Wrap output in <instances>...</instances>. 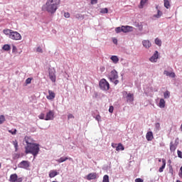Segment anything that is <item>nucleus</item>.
Returning a JSON list of instances; mask_svg holds the SVG:
<instances>
[{
    "label": "nucleus",
    "instance_id": "nucleus-1",
    "mask_svg": "<svg viewBox=\"0 0 182 182\" xmlns=\"http://www.w3.org/2000/svg\"><path fill=\"white\" fill-rule=\"evenodd\" d=\"M60 5V0H48L43 9L49 14H55Z\"/></svg>",
    "mask_w": 182,
    "mask_h": 182
},
{
    "label": "nucleus",
    "instance_id": "nucleus-2",
    "mask_svg": "<svg viewBox=\"0 0 182 182\" xmlns=\"http://www.w3.org/2000/svg\"><path fill=\"white\" fill-rule=\"evenodd\" d=\"M25 150L26 154H33L35 159L39 154V144H33L31 145H27L25 146Z\"/></svg>",
    "mask_w": 182,
    "mask_h": 182
},
{
    "label": "nucleus",
    "instance_id": "nucleus-3",
    "mask_svg": "<svg viewBox=\"0 0 182 182\" xmlns=\"http://www.w3.org/2000/svg\"><path fill=\"white\" fill-rule=\"evenodd\" d=\"M99 86L101 90H109V89H110V85L109 84V82H107V80H106L105 78L100 80Z\"/></svg>",
    "mask_w": 182,
    "mask_h": 182
},
{
    "label": "nucleus",
    "instance_id": "nucleus-4",
    "mask_svg": "<svg viewBox=\"0 0 182 182\" xmlns=\"http://www.w3.org/2000/svg\"><path fill=\"white\" fill-rule=\"evenodd\" d=\"M48 76L53 83L56 82V70L55 68H49Z\"/></svg>",
    "mask_w": 182,
    "mask_h": 182
},
{
    "label": "nucleus",
    "instance_id": "nucleus-5",
    "mask_svg": "<svg viewBox=\"0 0 182 182\" xmlns=\"http://www.w3.org/2000/svg\"><path fill=\"white\" fill-rule=\"evenodd\" d=\"M10 39H12L13 41H21L22 39V36H21V33H18V31H11V34H10Z\"/></svg>",
    "mask_w": 182,
    "mask_h": 182
},
{
    "label": "nucleus",
    "instance_id": "nucleus-6",
    "mask_svg": "<svg viewBox=\"0 0 182 182\" xmlns=\"http://www.w3.org/2000/svg\"><path fill=\"white\" fill-rule=\"evenodd\" d=\"M123 95L126 96L127 102L128 103H132V102L134 101V95L132 93H127V91H124Z\"/></svg>",
    "mask_w": 182,
    "mask_h": 182
},
{
    "label": "nucleus",
    "instance_id": "nucleus-7",
    "mask_svg": "<svg viewBox=\"0 0 182 182\" xmlns=\"http://www.w3.org/2000/svg\"><path fill=\"white\" fill-rule=\"evenodd\" d=\"M19 168H24L25 170H28V167H31V162L29 161H22L18 165Z\"/></svg>",
    "mask_w": 182,
    "mask_h": 182
},
{
    "label": "nucleus",
    "instance_id": "nucleus-8",
    "mask_svg": "<svg viewBox=\"0 0 182 182\" xmlns=\"http://www.w3.org/2000/svg\"><path fill=\"white\" fill-rule=\"evenodd\" d=\"M55 117V112L52 110H50L48 112L46 113L45 120H53Z\"/></svg>",
    "mask_w": 182,
    "mask_h": 182
},
{
    "label": "nucleus",
    "instance_id": "nucleus-9",
    "mask_svg": "<svg viewBox=\"0 0 182 182\" xmlns=\"http://www.w3.org/2000/svg\"><path fill=\"white\" fill-rule=\"evenodd\" d=\"M134 28L130 26H122V32L127 33L128 32H133Z\"/></svg>",
    "mask_w": 182,
    "mask_h": 182
},
{
    "label": "nucleus",
    "instance_id": "nucleus-10",
    "mask_svg": "<svg viewBox=\"0 0 182 182\" xmlns=\"http://www.w3.org/2000/svg\"><path fill=\"white\" fill-rule=\"evenodd\" d=\"M118 78H119V75H117V71H116V70L111 71V74L109 77L110 80L113 82V80H116V79H118Z\"/></svg>",
    "mask_w": 182,
    "mask_h": 182
},
{
    "label": "nucleus",
    "instance_id": "nucleus-11",
    "mask_svg": "<svg viewBox=\"0 0 182 182\" xmlns=\"http://www.w3.org/2000/svg\"><path fill=\"white\" fill-rule=\"evenodd\" d=\"M24 141L26 143L27 146H32V144H35V143H33V139L31 138V136H25Z\"/></svg>",
    "mask_w": 182,
    "mask_h": 182
},
{
    "label": "nucleus",
    "instance_id": "nucleus-12",
    "mask_svg": "<svg viewBox=\"0 0 182 182\" xmlns=\"http://www.w3.org/2000/svg\"><path fill=\"white\" fill-rule=\"evenodd\" d=\"M159 59V51H155L154 54L149 58L150 62H157Z\"/></svg>",
    "mask_w": 182,
    "mask_h": 182
},
{
    "label": "nucleus",
    "instance_id": "nucleus-13",
    "mask_svg": "<svg viewBox=\"0 0 182 182\" xmlns=\"http://www.w3.org/2000/svg\"><path fill=\"white\" fill-rule=\"evenodd\" d=\"M97 178V174L96 173H90L87 176V180H96Z\"/></svg>",
    "mask_w": 182,
    "mask_h": 182
},
{
    "label": "nucleus",
    "instance_id": "nucleus-14",
    "mask_svg": "<svg viewBox=\"0 0 182 182\" xmlns=\"http://www.w3.org/2000/svg\"><path fill=\"white\" fill-rule=\"evenodd\" d=\"M48 95L46 96L47 99L48 100H53L55 99V94L53 92V91L49 90H48Z\"/></svg>",
    "mask_w": 182,
    "mask_h": 182
},
{
    "label": "nucleus",
    "instance_id": "nucleus-15",
    "mask_svg": "<svg viewBox=\"0 0 182 182\" xmlns=\"http://www.w3.org/2000/svg\"><path fill=\"white\" fill-rule=\"evenodd\" d=\"M146 139L148 141H151L153 139H154V136H153L152 132H148L146 134Z\"/></svg>",
    "mask_w": 182,
    "mask_h": 182
},
{
    "label": "nucleus",
    "instance_id": "nucleus-16",
    "mask_svg": "<svg viewBox=\"0 0 182 182\" xmlns=\"http://www.w3.org/2000/svg\"><path fill=\"white\" fill-rule=\"evenodd\" d=\"M143 46L146 48V49H149L150 46H151V43L149 40H144L142 41Z\"/></svg>",
    "mask_w": 182,
    "mask_h": 182
},
{
    "label": "nucleus",
    "instance_id": "nucleus-17",
    "mask_svg": "<svg viewBox=\"0 0 182 182\" xmlns=\"http://www.w3.org/2000/svg\"><path fill=\"white\" fill-rule=\"evenodd\" d=\"M59 173L56 170H51L49 173L50 178H53V177H56Z\"/></svg>",
    "mask_w": 182,
    "mask_h": 182
},
{
    "label": "nucleus",
    "instance_id": "nucleus-18",
    "mask_svg": "<svg viewBox=\"0 0 182 182\" xmlns=\"http://www.w3.org/2000/svg\"><path fill=\"white\" fill-rule=\"evenodd\" d=\"M164 168H166V159H162V166L159 169V173H163Z\"/></svg>",
    "mask_w": 182,
    "mask_h": 182
},
{
    "label": "nucleus",
    "instance_id": "nucleus-19",
    "mask_svg": "<svg viewBox=\"0 0 182 182\" xmlns=\"http://www.w3.org/2000/svg\"><path fill=\"white\" fill-rule=\"evenodd\" d=\"M17 178H18V175L16 173L11 174L9 178V181L16 182Z\"/></svg>",
    "mask_w": 182,
    "mask_h": 182
},
{
    "label": "nucleus",
    "instance_id": "nucleus-20",
    "mask_svg": "<svg viewBox=\"0 0 182 182\" xmlns=\"http://www.w3.org/2000/svg\"><path fill=\"white\" fill-rule=\"evenodd\" d=\"M164 75H166V76H169V77H176V73H170L168 70H165L164 72Z\"/></svg>",
    "mask_w": 182,
    "mask_h": 182
},
{
    "label": "nucleus",
    "instance_id": "nucleus-21",
    "mask_svg": "<svg viewBox=\"0 0 182 182\" xmlns=\"http://www.w3.org/2000/svg\"><path fill=\"white\" fill-rule=\"evenodd\" d=\"M159 107H161V109H164V107H166V101L164 99L161 98L159 101Z\"/></svg>",
    "mask_w": 182,
    "mask_h": 182
},
{
    "label": "nucleus",
    "instance_id": "nucleus-22",
    "mask_svg": "<svg viewBox=\"0 0 182 182\" xmlns=\"http://www.w3.org/2000/svg\"><path fill=\"white\" fill-rule=\"evenodd\" d=\"M110 59L113 62V63H119V57H117V55H112Z\"/></svg>",
    "mask_w": 182,
    "mask_h": 182
},
{
    "label": "nucleus",
    "instance_id": "nucleus-23",
    "mask_svg": "<svg viewBox=\"0 0 182 182\" xmlns=\"http://www.w3.org/2000/svg\"><path fill=\"white\" fill-rule=\"evenodd\" d=\"M66 160H72V158L61 157L59 159H58L57 161L58 163H63L64 161H66Z\"/></svg>",
    "mask_w": 182,
    "mask_h": 182
},
{
    "label": "nucleus",
    "instance_id": "nucleus-24",
    "mask_svg": "<svg viewBox=\"0 0 182 182\" xmlns=\"http://www.w3.org/2000/svg\"><path fill=\"white\" fill-rule=\"evenodd\" d=\"M12 31L13 30L6 28L3 31V33H4V35H8L9 38H10L11 34L12 33Z\"/></svg>",
    "mask_w": 182,
    "mask_h": 182
},
{
    "label": "nucleus",
    "instance_id": "nucleus-25",
    "mask_svg": "<svg viewBox=\"0 0 182 182\" xmlns=\"http://www.w3.org/2000/svg\"><path fill=\"white\" fill-rule=\"evenodd\" d=\"M147 1H149V0H141L140 5L139 6V8L140 9H143V7L144 6V5H146Z\"/></svg>",
    "mask_w": 182,
    "mask_h": 182
},
{
    "label": "nucleus",
    "instance_id": "nucleus-26",
    "mask_svg": "<svg viewBox=\"0 0 182 182\" xmlns=\"http://www.w3.org/2000/svg\"><path fill=\"white\" fill-rule=\"evenodd\" d=\"M117 151H120V150H124V146H123V144H118L117 146L116 147Z\"/></svg>",
    "mask_w": 182,
    "mask_h": 182
},
{
    "label": "nucleus",
    "instance_id": "nucleus-27",
    "mask_svg": "<svg viewBox=\"0 0 182 182\" xmlns=\"http://www.w3.org/2000/svg\"><path fill=\"white\" fill-rule=\"evenodd\" d=\"M164 2L165 8H166V9H169V8L171 6H170V1L168 0H164Z\"/></svg>",
    "mask_w": 182,
    "mask_h": 182
},
{
    "label": "nucleus",
    "instance_id": "nucleus-28",
    "mask_svg": "<svg viewBox=\"0 0 182 182\" xmlns=\"http://www.w3.org/2000/svg\"><path fill=\"white\" fill-rule=\"evenodd\" d=\"M116 33H120V32H123V26L121 27H117L115 28Z\"/></svg>",
    "mask_w": 182,
    "mask_h": 182
},
{
    "label": "nucleus",
    "instance_id": "nucleus-29",
    "mask_svg": "<svg viewBox=\"0 0 182 182\" xmlns=\"http://www.w3.org/2000/svg\"><path fill=\"white\" fill-rule=\"evenodd\" d=\"M164 99H168V97H170V92L166 91L164 93Z\"/></svg>",
    "mask_w": 182,
    "mask_h": 182
},
{
    "label": "nucleus",
    "instance_id": "nucleus-30",
    "mask_svg": "<svg viewBox=\"0 0 182 182\" xmlns=\"http://www.w3.org/2000/svg\"><path fill=\"white\" fill-rule=\"evenodd\" d=\"M4 50H11V46L8 44H6L3 46Z\"/></svg>",
    "mask_w": 182,
    "mask_h": 182
},
{
    "label": "nucleus",
    "instance_id": "nucleus-31",
    "mask_svg": "<svg viewBox=\"0 0 182 182\" xmlns=\"http://www.w3.org/2000/svg\"><path fill=\"white\" fill-rule=\"evenodd\" d=\"M155 43L156 45H157L158 46H161V40L159 39V38H156L155 39Z\"/></svg>",
    "mask_w": 182,
    "mask_h": 182
},
{
    "label": "nucleus",
    "instance_id": "nucleus-32",
    "mask_svg": "<svg viewBox=\"0 0 182 182\" xmlns=\"http://www.w3.org/2000/svg\"><path fill=\"white\" fill-rule=\"evenodd\" d=\"M13 144L15 147L16 151H18V141L17 140L13 141Z\"/></svg>",
    "mask_w": 182,
    "mask_h": 182
},
{
    "label": "nucleus",
    "instance_id": "nucleus-33",
    "mask_svg": "<svg viewBox=\"0 0 182 182\" xmlns=\"http://www.w3.org/2000/svg\"><path fill=\"white\" fill-rule=\"evenodd\" d=\"M161 15H163V13L160 10H158L157 14L154 15V16L155 18H160Z\"/></svg>",
    "mask_w": 182,
    "mask_h": 182
},
{
    "label": "nucleus",
    "instance_id": "nucleus-34",
    "mask_svg": "<svg viewBox=\"0 0 182 182\" xmlns=\"http://www.w3.org/2000/svg\"><path fill=\"white\" fill-rule=\"evenodd\" d=\"M102 182H110V181H109V176L108 175L104 176Z\"/></svg>",
    "mask_w": 182,
    "mask_h": 182
},
{
    "label": "nucleus",
    "instance_id": "nucleus-35",
    "mask_svg": "<svg viewBox=\"0 0 182 182\" xmlns=\"http://www.w3.org/2000/svg\"><path fill=\"white\" fill-rule=\"evenodd\" d=\"M38 119H40L41 120H45L46 117H45V114L41 113V114L38 115Z\"/></svg>",
    "mask_w": 182,
    "mask_h": 182
},
{
    "label": "nucleus",
    "instance_id": "nucleus-36",
    "mask_svg": "<svg viewBox=\"0 0 182 182\" xmlns=\"http://www.w3.org/2000/svg\"><path fill=\"white\" fill-rule=\"evenodd\" d=\"M5 122V116L1 115L0 116V124H2Z\"/></svg>",
    "mask_w": 182,
    "mask_h": 182
},
{
    "label": "nucleus",
    "instance_id": "nucleus-37",
    "mask_svg": "<svg viewBox=\"0 0 182 182\" xmlns=\"http://www.w3.org/2000/svg\"><path fill=\"white\" fill-rule=\"evenodd\" d=\"M107 12H109V10L107 9V8L102 9L100 11L101 14H107Z\"/></svg>",
    "mask_w": 182,
    "mask_h": 182
},
{
    "label": "nucleus",
    "instance_id": "nucleus-38",
    "mask_svg": "<svg viewBox=\"0 0 182 182\" xmlns=\"http://www.w3.org/2000/svg\"><path fill=\"white\" fill-rule=\"evenodd\" d=\"M32 82V79L31 78H27L26 80V85H29V84H31V82Z\"/></svg>",
    "mask_w": 182,
    "mask_h": 182
},
{
    "label": "nucleus",
    "instance_id": "nucleus-39",
    "mask_svg": "<svg viewBox=\"0 0 182 182\" xmlns=\"http://www.w3.org/2000/svg\"><path fill=\"white\" fill-rule=\"evenodd\" d=\"M36 50H37V52H39L40 53H43V50H42V48H41V47H38Z\"/></svg>",
    "mask_w": 182,
    "mask_h": 182
},
{
    "label": "nucleus",
    "instance_id": "nucleus-40",
    "mask_svg": "<svg viewBox=\"0 0 182 182\" xmlns=\"http://www.w3.org/2000/svg\"><path fill=\"white\" fill-rule=\"evenodd\" d=\"M9 133H11V134H16V129H15L14 131L9 130Z\"/></svg>",
    "mask_w": 182,
    "mask_h": 182
},
{
    "label": "nucleus",
    "instance_id": "nucleus-41",
    "mask_svg": "<svg viewBox=\"0 0 182 182\" xmlns=\"http://www.w3.org/2000/svg\"><path fill=\"white\" fill-rule=\"evenodd\" d=\"M170 150H171V151H175V150H176V146H175L173 144H171V145L170 146Z\"/></svg>",
    "mask_w": 182,
    "mask_h": 182
},
{
    "label": "nucleus",
    "instance_id": "nucleus-42",
    "mask_svg": "<svg viewBox=\"0 0 182 182\" xmlns=\"http://www.w3.org/2000/svg\"><path fill=\"white\" fill-rule=\"evenodd\" d=\"M113 110H114V107H113V106H110L109 108V113H113Z\"/></svg>",
    "mask_w": 182,
    "mask_h": 182
},
{
    "label": "nucleus",
    "instance_id": "nucleus-43",
    "mask_svg": "<svg viewBox=\"0 0 182 182\" xmlns=\"http://www.w3.org/2000/svg\"><path fill=\"white\" fill-rule=\"evenodd\" d=\"M64 16H65V18H70V14H69L68 12L65 13Z\"/></svg>",
    "mask_w": 182,
    "mask_h": 182
},
{
    "label": "nucleus",
    "instance_id": "nucleus-44",
    "mask_svg": "<svg viewBox=\"0 0 182 182\" xmlns=\"http://www.w3.org/2000/svg\"><path fill=\"white\" fill-rule=\"evenodd\" d=\"M95 119L96 120H97V122H100V119H102V117H100V115L98 114L95 117Z\"/></svg>",
    "mask_w": 182,
    "mask_h": 182
},
{
    "label": "nucleus",
    "instance_id": "nucleus-45",
    "mask_svg": "<svg viewBox=\"0 0 182 182\" xmlns=\"http://www.w3.org/2000/svg\"><path fill=\"white\" fill-rule=\"evenodd\" d=\"M178 156L179 159H182V152L178 150Z\"/></svg>",
    "mask_w": 182,
    "mask_h": 182
},
{
    "label": "nucleus",
    "instance_id": "nucleus-46",
    "mask_svg": "<svg viewBox=\"0 0 182 182\" xmlns=\"http://www.w3.org/2000/svg\"><path fill=\"white\" fill-rule=\"evenodd\" d=\"M97 4V0H91V5H95Z\"/></svg>",
    "mask_w": 182,
    "mask_h": 182
},
{
    "label": "nucleus",
    "instance_id": "nucleus-47",
    "mask_svg": "<svg viewBox=\"0 0 182 182\" xmlns=\"http://www.w3.org/2000/svg\"><path fill=\"white\" fill-rule=\"evenodd\" d=\"M68 119H75V116H73V114H68Z\"/></svg>",
    "mask_w": 182,
    "mask_h": 182
},
{
    "label": "nucleus",
    "instance_id": "nucleus-48",
    "mask_svg": "<svg viewBox=\"0 0 182 182\" xmlns=\"http://www.w3.org/2000/svg\"><path fill=\"white\" fill-rule=\"evenodd\" d=\"M143 179L140 178H136L135 179V182H143Z\"/></svg>",
    "mask_w": 182,
    "mask_h": 182
},
{
    "label": "nucleus",
    "instance_id": "nucleus-49",
    "mask_svg": "<svg viewBox=\"0 0 182 182\" xmlns=\"http://www.w3.org/2000/svg\"><path fill=\"white\" fill-rule=\"evenodd\" d=\"M138 28H139V31H143V25L139 24Z\"/></svg>",
    "mask_w": 182,
    "mask_h": 182
},
{
    "label": "nucleus",
    "instance_id": "nucleus-50",
    "mask_svg": "<svg viewBox=\"0 0 182 182\" xmlns=\"http://www.w3.org/2000/svg\"><path fill=\"white\" fill-rule=\"evenodd\" d=\"M23 181V179L22 178H17L16 182H22Z\"/></svg>",
    "mask_w": 182,
    "mask_h": 182
},
{
    "label": "nucleus",
    "instance_id": "nucleus-51",
    "mask_svg": "<svg viewBox=\"0 0 182 182\" xmlns=\"http://www.w3.org/2000/svg\"><path fill=\"white\" fill-rule=\"evenodd\" d=\"M180 171H181V173H179V177H181L182 178V166L180 168Z\"/></svg>",
    "mask_w": 182,
    "mask_h": 182
},
{
    "label": "nucleus",
    "instance_id": "nucleus-52",
    "mask_svg": "<svg viewBox=\"0 0 182 182\" xmlns=\"http://www.w3.org/2000/svg\"><path fill=\"white\" fill-rule=\"evenodd\" d=\"M113 43L117 45V40L116 38H113Z\"/></svg>",
    "mask_w": 182,
    "mask_h": 182
},
{
    "label": "nucleus",
    "instance_id": "nucleus-53",
    "mask_svg": "<svg viewBox=\"0 0 182 182\" xmlns=\"http://www.w3.org/2000/svg\"><path fill=\"white\" fill-rule=\"evenodd\" d=\"M117 146V144H114V143H112V147H113V149H115V147Z\"/></svg>",
    "mask_w": 182,
    "mask_h": 182
},
{
    "label": "nucleus",
    "instance_id": "nucleus-54",
    "mask_svg": "<svg viewBox=\"0 0 182 182\" xmlns=\"http://www.w3.org/2000/svg\"><path fill=\"white\" fill-rule=\"evenodd\" d=\"M114 85H117L119 83V80H115L114 81Z\"/></svg>",
    "mask_w": 182,
    "mask_h": 182
},
{
    "label": "nucleus",
    "instance_id": "nucleus-55",
    "mask_svg": "<svg viewBox=\"0 0 182 182\" xmlns=\"http://www.w3.org/2000/svg\"><path fill=\"white\" fill-rule=\"evenodd\" d=\"M156 127H157L158 129L160 128V123H156Z\"/></svg>",
    "mask_w": 182,
    "mask_h": 182
},
{
    "label": "nucleus",
    "instance_id": "nucleus-56",
    "mask_svg": "<svg viewBox=\"0 0 182 182\" xmlns=\"http://www.w3.org/2000/svg\"><path fill=\"white\" fill-rule=\"evenodd\" d=\"M14 50H16V47L15 46H13V52Z\"/></svg>",
    "mask_w": 182,
    "mask_h": 182
},
{
    "label": "nucleus",
    "instance_id": "nucleus-57",
    "mask_svg": "<svg viewBox=\"0 0 182 182\" xmlns=\"http://www.w3.org/2000/svg\"><path fill=\"white\" fill-rule=\"evenodd\" d=\"M100 70H102V72H103L105 70V68L102 67V68H100Z\"/></svg>",
    "mask_w": 182,
    "mask_h": 182
},
{
    "label": "nucleus",
    "instance_id": "nucleus-58",
    "mask_svg": "<svg viewBox=\"0 0 182 182\" xmlns=\"http://www.w3.org/2000/svg\"><path fill=\"white\" fill-rule=\"evenodd\" d=\"M159 163H160L161 161H163V159H159Z\"/></svg>",
    "mask_w": 182,
    "mask_h": 182
},
{
    "label": "nucleus",
    "instance_id": "nucleus-59",
    "mask_svg": "<svg viewBox=\"0 0 182 182\" xmlns=\"http://www.w3.org/2000/svg\"><path fill=\"white\" fill-rule=\"evenodd\" d=\"M168 163H171V160H169V161H168Z\"/></svg>",
    "mask_w": 182,
    "mask_h": 182
},
{
    "label": "nucleus",
    "instance_id": "nucleus-60",
    "mask_svg": "<svg viewBox=\"0 0 182 182\" xmlns=\"http://www.w3.org/2000/svg\"><path fill=\"white\" fill-rule=\"evenodd\" d=\"M1 163H0V168H1Z\"/></svg>",
    "mask_w": 182,
    "mask_h": 182
}]
</instances>
